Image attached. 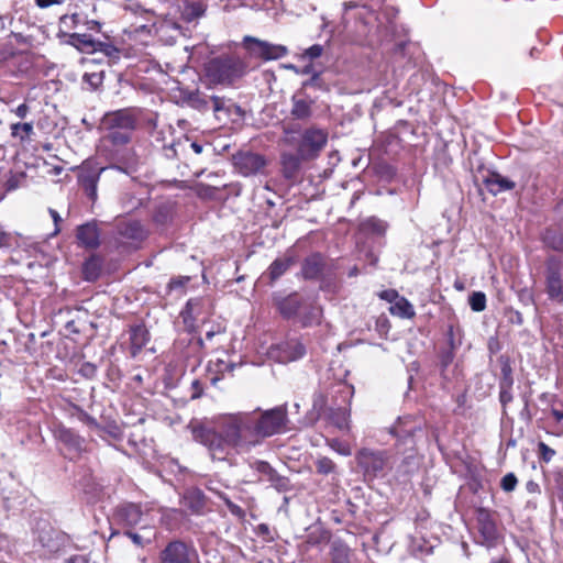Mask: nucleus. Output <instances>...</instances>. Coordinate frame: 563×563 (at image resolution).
Instances as JSON below:
<instances>
[{
	"instance_id": "obj_47",
	"label": "nucleus",
	"mask_w": 563,
	"mask_h": 563,
	"mask_svg": "<svg viewBox=\"0 0 563 563\" xmlns=\"http://www.w3.org/2000/svg\"><path fill=\"white\" fill-rule=\"evenodd\" d=\"M314 464H316L317 472L322 475H328V474L333 473L336 467L335 463L327 456H321V457L317 459Z\"/></svg>"
},
{
	"instance_id": "obj_10",
	"label": "nucleus",
	"mask_w": 563,
	"mask_h": 563,
	"mask_svg": "<svg viewBox=\"0 0 563 563\" xmlns=\"http://www.w3.org/2000/svg\"><path fill=\"white\" fill-rule=\"evenodd\" d=\"M328 142V133L322 129H306L297 144V152L305 161L314 159L324 148Z\"/></svg>"
},
{
	"instance_id": "obj_55",
	"label": "nucleus",
	"mask_w": 563,
	"mask_h": 563,
	"mask_svg": "<svg viewBox=\"0 0 563 563\" xmlns=\"http://www.w3.org/2000/svg\"><path fill=\"white\" fill-rule=\"evenodd\" d=\"M323 53V46L320 44H313L302 53V58H308L310 60H313L316 58H319Z\"/></svg>"
},
{
	"instance_id": "obj_14",
	"label": "nucleus",
	"mask_w": 563,
	"mask_h": 563,
	"mask_svg": "<svg viewBox=\"0 0 563 563\" xmlns=\"http://www.w3.org/2000/svg\"><path fill=\"white\" fill-rule=\"evenodd\" d=\"M417 431H421V426L411 416L398 418L389 429L390 434L397 439V444L408 445L410 450H413Z\"/></svg>"
},
{
	"instance_id": "obj_34",
	"label": "nucleus",
	"mask_w": 563,
	"mask_h": 563,
	"mask_svg": "<svg viewBox=\"0 0 563 563\" xmlns=\"http://www.w3.org/2000/svg\"><path fill=\"white\" fill-rule=\"evenodd\" d=\"M389 311L393 316L404 319H410L416 314L413 306L405 297H400L396 300L394 305L390 306Z\"/></svg>"
},
{
	"instance_id": "obj_29",
	"label": "nucleus",
	"mask_w": 563,
	"mask_h": 563,
	"mask_svg": "<svg viewBox=\"0 0 563 563\" xmlns=\"http://www.w3.org/2000/svg\"><path fill=\"white\" fill-rule=\"evenodd\" d=\"M295 264L294 256H285L282 258H276L268 266L266 275L269 278V283L274 284L277 279H279L292 265Z\"/></svg>"
},
{
	"instance_id": "obj_2",
	"label": "nucleus",
	"mask_w": 563,
	"mask_h": 563,
	"mask_svg": "<svg viewBox=\"0 0 563 563\" xmlns=\"http://www.w3.org/2000/svg\"><path fill=\"white\" fill-rule=\"evenodd\" d=\"M245 438L246 451L260 445L266 438L284 433L289 422L287 405L262 410L233 413Z\"/></svg>"
},
{
	"instance_id": "obj_41",
	"label": "nucleus",
	"mask_w": 563,
	"mask_h": 563,
	"mask_svg": "<svg viewBox=\"0 0 563 563\" xmlns=\"http://www.w3.org/2000/svg\"><path fill=\"white\" fill-rule=\"evenodd\" d=\"M26 174L24 172L20 173H10L9 177L4 183V188L7 191H13L18 188L25 186Z\"/></svg>"
},
{
	"instance_id": "obj_19",
	"label": "nucleus",
	"mask_w": 563,
	"mask_h": 563,
	"mask_svg": "<svg viewBox=\"0 0 563 563\" xmlns=\"http://www.w3.org/2000/svg\"><path fill=\"white\" fill-rule=\"evenodd\" d=\"M206 303L207 301L201 298H192L187 301L180 312V317L188 331H195L196 321L200 320V314Z\"/></svg>"
},
{
	"instance_id": "obj_21",
	"label": "nucleus",
	"mask_w": 563,
	"mask_h": 563,
	"mask_svg": "<svg viewBox=\"0 0 563 563\" xmlns=\"http://www.w3.org/2000/svg\"><path fill=\"white\" fill-rule=\"evenodd\" d=\"M150 341V332L144 324H135L130 328V354L136 357L137 354Z\"/></svg>"
},
{
	"instance_id": "obj_50",
	"label": "nucleus",
	"mask_w": 563,
	"mask_h": 563,
	"mask_svg": "<svg viewBox=\"0 0 563 563\" xmlns=\"http://www.w3.org/2000/svg\"><path fill=\"white\" fill-rule=\"evenodd\" d=\"M499 386V401L504 408L506 409L507 405L510 404L514 399L512 396V386L514 385H498Z\"/></svg>"
},
{
	"instance_id": "obj_31",
	"label": "nucleus",
	"mask_w": 563,
	"mask_h": 563,
	"mask_svg": "<svg viewBox=\"0 0 563 563\" xmlns=\"http://www.w3.org/2000/svg\"><path fill=\"white\" fill-rule=\"evenodd\" d=\"M330 556L332 563H350L351 549L344 542L335 540L331 543Z\"/></svg>"
},
{
	"instance_id": "obj_33",
	"label": "nucleus",
	"mask_w": 563,
	"mask_h": 563,
	"mask_svg": "<svg viewBox=\"0 0 563 563\" xmlns=\"http://www.w3.org/2000/svg\"><path fill=\"white\" fill-rule=\"evenodd\" d=\"M104 170L101 168L99 173H88L79 176V183L82 186L86 195L93 201L97 198V185L100 173Z\"/></svg>"
},
{
	"instance_id": "obj_1",
	"label": "nucleus",
	"mask_w": 563,
	"mask_h": 563,
	"mask_svg": "<svg viewBox=\"0 0 563 563\" xmlns=\"http://www.w3.org/2000/svg\"><path fill=\"white\" fill-rule=\"evenodd\" d=\"M191 434L196 442L207 448L212 460L224 461L231 449L246 451L245 438L233 413L217 418L213 428L195 424Z\"/></svg>"
},
{
	"instance_id": "obj_4",
	"label": "nucleus",
	"mask_w": 563,
	"mask_h": 563,
	"mask_svg": "<svg viewBox=\"0 0 563 563\" xmlns=\"http://www.w3.org/2000/svg\"><path fill=\"white\" fill-rule=\"evenodd\" d=\"M142 111L136 108H125L104 115L108 139L113 145H125L131 141L132 132L137 128Z\"/></svg>"
},
{
	"instance_id": "obj_24",
	"label": "nucleus",
	"mask_w": 563,
	"mask_h": 563,
	"mask_svg": "<svg viewBox=\"0 0 563 563\" xmlns=\"http://www.w3.org/2000/svg\"><path fill=\"white\" fill-rule=\"evenodd\" d=\"M57 439L75 454L85 450V439L74 430L62 427L56 431Z\"/></svg>"
},
{
	"instance_id": "obj_42",
	"label": "nucleus",
	"mask_w": 563,
	"mask_h": 563,
	"mask_svg": "<svg viewBox=\"0 0 563 563\" xmlns=\"http://www.w3.org/2000/svg\"><path fill=\"white\" fill-rule=\"evenodd\" d=\"M247 464L250 468L257 472L258 474H262L266 477V479L269 478V476L273 474L275 468L266 461L257 460V459H249Z\"/></svg>"
},
{
	"instance_id": "obj_53",
	"label": "nucleus",
	"mask_w": 563,
	"mask_h": 563,
	"mask_svg": "<svg viewBox=\"0 0 563 563\" xmlns=\"http://www.w3.org/2000/svg\"><path fill=\"white\" fill-rule=\"evenodd\" d=\"M538 453H539L540 460H542L545 463H549L555 455V451L553 449H551L544 442L538 443Z\"/></svg>"
},
{
	"instance_id": "obj_17",
	"label": "nucleus",
	"mask_w": 563,
	"mask_h": 563,
	"mask_svg": "<svg viewBox=\"0 0 563 563\" xmlns=\"http://www.w3.org/2000/svg\"><path fill=\"white\" fill-rule=\"evenodd\" d=\"M477 523L478 532L483 538L482 544L486 545L487 548L495 547L499 534L496 523L493 520L489 512L484 509H481L477 516Z\"/></svg>"
},
{
	"instance_id": "obj_56",
	"label": "nucleus",
	"mask_w": 563,
	"mask_h": 563,
	"mask_svg": "<svg viewBox=\"0 0 563 563\" xmlns=\"http://www.w3.org/2000/svg\"><path fill=\"white\" fill-rule=\"evenodd\" d=\"M76 409L78 410V418L81 422H84L85 424H87L88 427L90 428H95V429H99L100 428V424L98 423L97 419L92 416H90L88 412H86L85 410L76 407Z\"/></svg>"
},
{
	"instance_id": "obj_46",
	"label": "nucleus",
	"mask_w": 563,
	"mask_h": 563,
	"mask_svg": "<svg viewBox=\"0 0 563 563\" xmlns=\"http://www.w3.org/2000/svg\"><path fill=\"white\" fill-rule=\"evenodd\" d=\"M446 338L450 349L457 350L462 345V335L460 329H455L453 324L448 325Z\"/></svg>"
},
{
	"instance_id": "obj_18",
	"label": "nucleus",
	"mask_w": 563,
	"mask_h": 563,
	"mask_svg": "<svg viewBox=\"0 0 563 563\" xmlns=\"http://www.w3.org/2000/svg\"><path fill=\"white\" fill-rule=\"evenodd\" d=\"M76 239L79 246L95 250L100 245V230L97 221H89L77 227Z\"/></svg>"
},
{
	"instance_id": "obj_6",
	"label": "nucleus",
	"mask_w": 563,
	"mask_h": 563,
	"mask_svg": "<svg viewBox=\"0 0 563 563\" xmlns=\"http://www.w3.org/2000/svg\"><path fill=\"white\" fill-rule=\"evenodd\" d=\"M544 292L551 302L563 303V263L555 255L544 262Z\"/></svg>"
},
{
	"instance_id": "obj_11",
	"label": "nucleus",
	"mask_w": 563,
	"mask_h": 563,
	"mask_svg": "<svg viewBox=\"0 0 563 563\" xmlns=\"http://www.w3.org/2000/svg\"><path fill=\"white\" fill-rule=\"evenodd\" d=\"M232 159L235 170L244 177L255 176L266 166L263 155L250 151H240L233 155Z\"/></svg>"
},
{
	"instance_id": "obj_25",
	"label": "nucleus",
	"mask_w": 563,
	"mask_h": 563,
	"mask_svg": "<svg viewBox=\"0 0 563 563\" xmlns=\"http://www.w3.org/2000/svg\"><path fill=\"white\" fill-rule=\"evenodd\" d=\"M540 240L544 247L563 253V231L560 228H545L541 232Z\"/></svg>"
},
{
	"instance_id": "obj_5",
	"label": "nucleus",
	"mask_w": 563,
	"mask_h": 563,
	"mask_svg": "<svg viewBox=\"0 0 563 563\" xmlns=\"http://www.w3.org/2000/svg\"><path fill=\"white\" fill-rule=\"evenodd\" d=\"M246 71L243 60L236 56L212 58L206 67L208 78L216 84H232Z\"/></svg>"
},
{
	"instance_id": "obj_8",
	"label": "nucleus",
	"mask_w": 563,
	"mask_h": 563,
	"mask_svg": "<svg viewBox=\"0 0 563 563\" xmlns=\"http://www.w3.org/2000/svg\"><path fill=\"white\" fill-rule=\"evenodd\" d=\"M242 45L252 59L261 62L277 60L288 55V47L282 44H274L251 35L243 37Z\"/></svg>"
},
{
	"instance_id": "obj_12",
	"label": "nucleus",
	"mask_w": 563,
	"mask_h": 563,
	"mask_svg": "<svg viewBox=\"0 0 563 563\" xmlns=\"http://www.w3.org/2000/svg\"><path fill=\"white\" fill-rule=\"evenodd\" d=\"M196 555L192 547L181 540H173L159 553L161 563H191Z\"/></svg>"
},
{
	"instance_id": "obj_52",
	"label": "nucleus",
	"mask_w": 563,
	"mask_h": 563,
	"mask_svg": "<svg viewBox=\"0 0 563 563\" xmlns=\"http://www.w3.org/2000/svg\"><path fill=\"white\" fill-rule=\"evenodd\" d=\"M455 351L456 350H453V349H446V350H443L441 353H440V369L441 368H445L450 365H453L455 364L454 363V358H455Z\"/></svg>"
},
{
	"instance_id": "obj_26",
	"label": "nucleus",
	"mask_w": 563,
	"mask_h": 563,
	"mask_svg": "<svg viewBox=\"0 0 563 563\" xmlns=\"http://www.w3.org/2000/svg\"><path fill=\"white\" fill-rule=\"evenodd\" d=\"M206 496L199 488H190L184 494V505L192 514L200 515L206 508Z\"/></svg>"
},
{
	"instance_id": "obj_58",
	"label": "nucleus",
	"mask_w": 563,
	"mask_h": 563,
	"mask_svg": "<svg viewBox=\"0 0 563 563\" xmlns=\"http://www.w3.org/2000/svg\"><path fill=\"white\" fill-rule=\"evenodd\" d=\"M80 374L84 375L85 377H88V378H91L96 375L97 373V366L92 363H85L81 365L80 367Z\"/></svg>"
},
{
	"instance_id": "obj_15",
	"label": "nucleus",
	"mask_w": 563,
	"mask_h": 563,
	"mask_svg": "<svg viewBox=\"0 0 563 563\" xmlns=\"http://www.w3.org/2000/svg\"><path fill=\"white\" fill-rule=\"evenodd\" d=\"M358 8H360L358 3L354 2V1H346L343 3L342 23L345 29L349 27V23H350L349 12L351 10L358 9ZM355 19H356L355 31L358 34L365 35L369 31L372 22H373V20L376 19V16H375V12L372 9H369L367 5L364 4L361 7V11L357 12V14L355 15Z\"/></svg>"
},
{
	"instance_id": "obj_44",
	"label": "nucleus",
	"mask_w": 563,
	"mask_h": 563,
	"mask_svg": "<svg viewBox=\"0 0 563 563\" xmlns=\"http://www.w3.org/2000/svg\"><path fill=\"white\" fill-rule=\"evenodd\" d=\"M103 79V71L85 73L82 76V82L86 84L90 90H97L102 85Z\"/></svg>"
},
{
	"instance_id": "obj_45",
	"label": "nucleus",
	"mask_w": 563,
	"mask_h": 563,
	"mask_svg": "<svg viewBox=\"0 0 563 563\" xmlns=\"http://www.w3.org/2000/svg\"><path fill=\"white\" fill-rule=\"evenodd\" d=\"M218 497L225 504L230 514L239 519H244L245 510L242 509L239 505L234 504L227 494L218 493Z\"/></svg>"
},
{
	"instance_id": "obj_63",
	"label": "nucleus",
	"mask_w": 563,
	"mask_h": 563,
	"mask_svg": "<svg viewBox=\"0 0 563 563\" xmlns=\"http://www.w3.org/2000/svg\"><path fill=\"white\" fill-rule=\"evenodd\" d=\"M29 106L26 103H21L20 106L16 107V109L14 110V113L21 118V119H24L27 113H29Z\"/></svg>"
},
{
	"instance_id": "obj_27",
	"label": "nucleus",
	"mask_w": 563,
	"mask_h": 563,
	"mask_svg": "<svg viewBox=\"0 0 563 563\" xmlns=\"http://www.w3.org/2000/svg\"><path fill=\"white\" fill-rule=\"evenodd\" d=\"M325 418L333 427L341 431L350 429V410L345 407L328 408Z\"/></svg>"
},
{
	"instance_id": "obj_59",
	"label": "nucleus",
	"mask_w": 563,
	"mask_h": 563,
	"mask_svg": "<svg viewBox=\"0 0 563 563\" xmlns=\"http://www.w3.org/2000/svg\"><path fill=\"white\" fill-rule=\"evenodd\" d=\"M379 297L383 299V300H386L390 303L394 305V302L396 300H398L400 297L398 295V292L395 290V289H387V290H383L380 294H379Z\"/></svg>"
},
{
	"instance_id": "obj_38",
	"label": "nucleus",
	"mask_w": 563,
	"mask_h": 563,
	"mask_svg": "<svg viewBox=\"0 0 563 563\" xmlns=\"http://www.w3.org/2000/svg\"><path fill=\"white\" fill-rule=\"evenodd\" d=\"M97 52L104 54L113 63H117L120 59V49L111 43L97 40L93 53Z\"/></svg>"
},
{
	"instance_id": "obj_35",
	"label": "nucleus",
	"mask_w": 563,
	"mask_h": 563,
	"mask_svg": "<svg viewBox=\"0 0 563 563\" xmlns=\"http://www.w3.org/2000/svg\"><path fill=\"white\" fill-rule=\"evenodd\" d=\"M441 377L444 385L457 384L463 380V368L459 363L441 368Z\"/></svg>"
},
{
	"instance_id": "obj_32",
	"label": "nucleus",
	"mask_w": 563,
	"mask_h": 563,
	"mask_svg": "<svg viewBox=\"0 0 563 563\" xmlns=\"http://www.w3.org/2000/svg\"><path fill=\"white\" fill-rule=\"evenodd\" d=\"M68 43L85 53H93L97 40L89 34L74 33L69 35Z\"/></svg>"
},
{
	"instance_id": "obj_23",
	"label": "nucleus",
	"mask_w": 563,
	"mask_h": 563,
	"mask_svg": "<svg viewBox=\"0 0 563 563\" xmlns=\"http://www.w3.org/2000/svg\"><path fill=\"white\" fill-rule=\"evenodd\" d=\"M314 101L308 97H300L299 95H294L291 97V110L290 114L296 120H308L312 117L313 110L312 107Z\"/></svg>"
},
{
	"instance_id": "obj_48",
	"label": "nucleus",
	"mask_w": 563,
	"mask_h": 563,
	"mask_svg": "<svg viewBox=\"0 0 563 563\" xmlns=\"http://www.w3.org/2000/svg\"><path fill=\"white\" fill-rule=\"evenodd\" d=\"M470 306L473 311L481 312L486 308V296L482 291H475L470 296Z\"/></svg>"
},
{
	"instance_id": "obj_54",
	"label": "nucleus",
	"mask_w": 563,
	"mask_h": 563,
	"mask_svg": "<svg viewBox=\"0 0 563 563\" xmlns=\"http://www.w3.org/2000/svg\"><path fill=\"white\" fill-rule=\"evenodd\" d=\"M330 448L338 452L340 455L349 456L351 455V448L347 443L342 442L338 439H333L330 441Z\"/></svg>"
},
{
	"instance_id": "obj_62",
	"label": "nucleus",
	"mask_w": 563,
	"mask_h": 563,
	"mask_svg": "<svg viewBox=\"0 0 563 563\" xmlns=\"http://www.w3.org/2000/svg\"><path fill=\"white\" fill-rule=\"evenodd\" d=\"M124 534L132 540V542L137 547H143V538L133 531H125Z\"/></svg>"
},
{
	"instance_id": "obj_20",
	"label": "nucleus",
	"mask_w": 563,
	"mask_h": 563,
	"mask_svg": "<svg viewBox=\"0 0 563 563\" xmlns=\"http://www.w3.org/2000/svg\"><path fill=\"white\" fill-rule=\"evenodd\" d=\"M301 161H303L300 155L292 153H283L280 156V170L282 175L289 183L297 181L299 177V173L301 169Z\"/></svg>"
},
{
	"instance_id": "obj_28",
	"label": "nucleus",
	"mask_w": 563,
	"mask_h": 563,
	"mask_svg": "<svg viewBox=\"0 0 563 563\" xmlns=\"http://www.w3.org/2000/svg\"><path fill=\"white\" fill-rule=\"evenodd\" d=\"M484 184L487 190L494 196L507 190H511L516 186L512 180L501 176L498 173H492L489 176H487L484 179Z\"/></svg>"
},
{
	"instance_id": "obj_7",
	"label": "nucleus",
	"mask_w": 563,
	"mask_h": 563,
	"mask_svg": "<svg viewBox=\"0 0 563 563\" xmlns=\"http://www.w3.org/2000/svg\"><path fill=\"white\" fill-rule=\"evenodd\" d=\"M332 272L333 266L327 261L325 256L314 252L303 258L299 275L305 280H319L320 289L325 290L329 287Z\"/></svg>"
},
{
	"instance_id": "obj_57",
	"label": "nucleus",
	"mask_w": 563,
	"mask_h": 563,
	"mask_svg": "<svg viewBox=\"0 0 563 563\" xmlns=\"http://www.w3.org/2000/svg\"><path fill=\"white\" fill-rule=\"evenodd\" d=\"M38 541L43 548L48 552H54L58 549V543L51 537L49 533H44L38 537Z\"/></svg>"
},
{
	"instance_id": "obj_49",
	"label": "nucleus",
	"mask_w": 563,
	"mask_h": 563,
	"mask_svg": "<svg viewBox=\"0 0 563 563\" xmlns=\"http://www.w3.org/2000/svg\"><path fill=\"white\" fill-rule=\"evenodd\" d=\"M364 225L369 231L376 234H384L387 230V223L378 218L371 217L365 222Z\"/></svg>"
},
{
	"instance_id": "obj_64",
	"label": "nucleus",
	"mask_w": 563,
	"mask_h": 563,
	"mask_svg": "<svg viewBox=\"0 0 563 563\" xmlns=\"http://www.w3.org/2000/svg\"><path fill=\"white\" fill-rule=\"evenodd\" d=\"M67 563H89V559L86 555L76 554L70 556Z\"/></svg>"
},
{
	"instance_id": "obj_39",
	"label": "nucleus",
	"mask_w": 563,
	"mask_h": 563,
	"mask_svg": "<svg viewBox=\"0 0 563 563\" xmlns=\"http://www.w3.org/2000/svg\"><path fill=\"white\" fill-rule=\"evenodd\" d=\"M272 487H274L278 493H287L291 490V483L288 477L280 475L276 470L267 479Z\"/></svg>"
},
{
	"instance_id": "obj_13",
	"label": "nucleus",
	"mask_w": 563,
	"mask_h": 563,
	"mask_svg": "<svg viewBox=\"0 0 563 563\" xmlns=\"http://www.w3.org/2000/svg\"><path fill=\"white\" fill-rule=\"evenodd\" d=\"M306 346L298 339H289L271 347L269 355L279 363H289L302 358Z\"/></svg>"
},
{
	"instance_id": "obj_40",
	"label": "nucleus",
	"mask_w": 563,
	"mask_h": 563,
	"mask_svg": "<svg viewBox=\"0 0 563 563\" xmlns=\"http://www.w3.org/2000/svg\"><path fill=\"white\" fill-rule=\"evenodd\" d=\"M33 133V123L24 122V123H12L11 124V135L13 137H20L21 141H25L30 139Z\"/></svg>"
},
{
	"instance_id": "obj_61",
	"label": "nucleus",
	"mask_w": 563,
	"mask_h": 563,
	"mask_svg": "<svg viewBox=\"0 0 563 563\" xmlns=\"http://www.w3.org/2000/svg\"><path fill=\"white\" fill-rule=\"evenodd\" d=\"M191 388L194 390L191 395L192 399L199 398L202 395V385L198 379L192 380Z\"/></svg>"
},
{
	"instance_id": "obj_16",
	"label": "nucleus",
	"mask_w": 563,
	"mask_h": 563,
	"mask_svg": "<svg viewBox=\"0 0 563 563\" xmlns=\"http://www.w3.org/2000/svg\"><path fill=\"white\" fill-rule=\"evenodd\" d=\"M117 231L119 236L135 247H137L147 236V230L137 220H124L119 222Z\"/></svg>"
},
{
	"instance_id": "obj_9",
	"label": "nucleus",
	"mask_w": 563,
	"mask_h": 563,
	"mask_svg": "<svg viewBox=\"0 0 563 563\" xmlns=\"http://www.w3.org/2000/svg\"><path fill=\"white\" fill-rule=\"evenodd\" d=\"M355 460L364 476L369 479L383 476L388 466V455L384 450L363 448L357 451Z\"/></svg>"
},
{
	"instance_id": "obj_30",
	"label": "nucleus",
	"mask_w": 563,
	"mask_h": 563,
	"mask_svg": "<svg viewBox=\"0 0 563 563\" xmlns=\"http://www.w3.org/2000/svg\"><path fill=\"white\" fill-rule=\"evenodd\" d=\"M207 4L202 0H187L181 9V18L186 22H192L205 15Z\"/></svg>"
},
{
	"instance_id": "obj_43",
	"label": "nucleus",
	"mask_w": 563,
	"mask_h": 563,
	"mask_svg": "<svg viewBox=\"0 0 563 563\" xmlns=\"http://www.w3.org/2000/svg\"><path fill=\"white\" fill-rule=\"evenodd\" d=\"M186 100H187L188 104L190 107H192L194 109H197L200 111L208 109V100L198 90L189 92Z\"/></svg>"
},
{
	"instance_id": "obj_22",
	"label": "nucleus",
	"mask_w": 563,
	"mask_h": 563,
	"mask_svg": "<svg viewBox=\"0 0 563 563\" xmlns=\"http://www.w3.org/2000/svg\"><path fill=\"white\" fill-rule=\"evenodd\" d=\"M143 512L136 504H124L117 508V517L120 523L126 527H134L141 522Z\"/></svg>"
},
{
	"instance_id": "obj_60",
	"label": "nucleus",
	"mask_w": 563,
	"mask_h": 563,
	"mask_svg": "<svg viewBox=\"0 0 563 563\" xmlns=\"http://www.w3.org/2000/svg\"><path fill=\"white\" fill-rule=\"evenodd\" d=\"M210 99L212 101V108H213L214 112H219L224 109V99L223 98L218 97V96H212Z\"/></svg>"
},
{
	"instance_id": "obj_37",
	"label": "nucleus",
	"mask_w": 563,
	"mask_h": 563,
	"mask_svg": "<svg viewBox=\"0 0 563 563\" xmlns=\"http://www.w3.org/2000/svg\"><path fill=\"white\" fill-rule=\"evenodd\" d=\"M101 272L100 261L96 257H90L82 265V274L86 280L95 282L98 279Z\"/></svg>"
},
{
	"instance_id": "obj_36",
	"label": "nucleus",
	"mask_w": 563,
	"mask_h": 563,
	"mask_svg": "<svg viewBox=\"0 0 563 563\" xmlns=\"http://www.w3.org/2000/svg\"><path fill=\"white\" fill-rule=\"evenodd\" d=\"M497 362L500 367V377L498 385H514V375H512V367L509 356L507 355H500L497 358Z\"/></svg>"
},
{
	"instance_id": "obj_51",
	"label": "nucleus",
	"mask_w": 563,
	"mask_h": 563,
	"mask_svg": "<svg viewBox=\"0 0 563 563\" xmlns=\"http://www.w3.org/2000/svg\"><path fill=\"white\" fill-rule=\"evenodd\" d=\"M518 479L514 473L506 474L500 482V487L504 492L510 493L515 490Z\"/></svg>"
},
{
	"instance_id": "obj_3",
	"label": "nucleus",
	"mask_w": 563,
	"mask_h": 563,
	"mask_svg": "<svg viewBox=\"0 0 563 563\" xmlns=\"http://www.w3.org/2000/svg\"><path fill=\"white\" fill-rule=\"evenodd\" d=\"M273 303L284 319H296L302 327H310L320 322L321 309L297 291L287 296L273 295Z\"/></svg>"
}]
</instances>
